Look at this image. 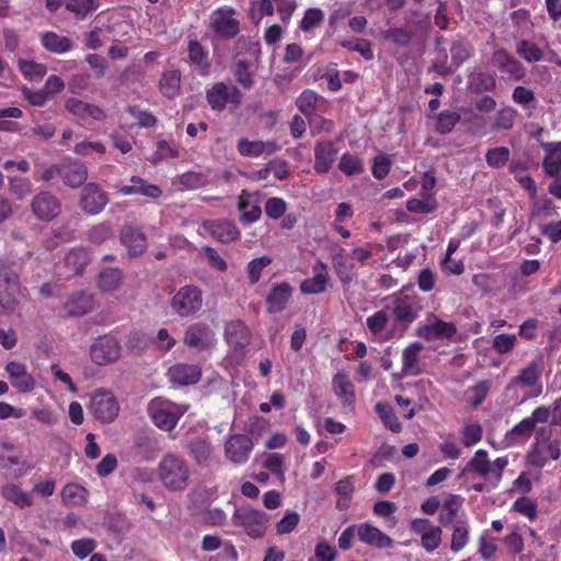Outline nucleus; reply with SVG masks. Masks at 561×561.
Returning <instances> with one entry per match:
<instances>
[{"label":"nucleus","mask_w":561,"mask_h":561,"mask_svg":"<svg viewBox=\"0 0 561 561\" xmlns=\"http://www.w3.org/2000/svg\"><path fill=\"white\" fill-rule=\"evenodd\" d=\"M119 241L126 248L130 257H137L148 248L147 237L141 228L124 225L119 230Z\"/></svg>","instance_id":"obj_14"},{"label":"nucleus","mask_w":561,"mask_h":561,"mask_svg":"<svg viewBox=\"0 0 561 561\" xmlns=\"http://www.w3.org/2000/svg\"><path fill=\"white\" fill-rule=\"evenodd\" d=\"M535 431V426L530 419L525 417L505 435L506 440L511 445H519L527 442Z\"/></svg>","instance_id":"obj_42"},{"label":"nucleus","mask_w":561,"mask_h":561,"mask_svg":"<svg viewBox=\"0 0 561 561\" xmlns=\"http://www.w3.org/2000/svg\"><path fill=\"white\" fill-rule=\"evenodd\" d=\"M511 151L507 147L501 146L491 148L485 153V161L493 169L503 168L510 160Z\"/></svg>","instance_id":"obj_55"},{"label":"nucleus","mask_w":561,"mask_h":561,"mask_svg":"<svg viewBox=\"0 0 561 561\" xmlns=\"http://www.w3.org/2000/svg\"><path fill=\"white\" fill-rule=\"evenodd\" d=\"M491 61L506 80L519 81L526 76L524 65L504 48L494 50Z\"/></svg>","instance_id":"obj_11"},{"label":"nucleus","mask_w":561,"mask_h":561,"mask_svg":"<svg viewBox=\"0 0 561 561\" xmlns=\"http://www.w3.org/2000/svg\"><path fill=\"white\" fill-rule=\"evenodd\" d=\"M203 227L215 240L221 243H230L240 238V230L228 219L206 220Z\"/></svg>","instance_id":"obj_19"},{"label":"nucleus","mask_w":561,"mask_h":561,"mask_svg":"<svg viewBox=\"0 0 561 561\" xmlns=\"http://www.w3.org/2000/svg\"><path fill=\"white\" fill-rule=\"evenodd\" d=\"M375 410L386 428L393 433H400L402 431V425L389 403L378 402Z\"/></svg>","instance_id":"obj_48"},{"label":"nucleus","mask_w":561,"mask_h":561,"mask_svg":"<svg viewBox=\"0 0 561 561\" xmlns=\"http://www.w3.org/2000/svg\"><path fill=\"white\" fill-rule=\"evenodd\" d=\"M324 21V13L321 9L310 8L306 10L304 18L299 23V27L302 32L309 33L314 27L320 26Z\"/></svg>","instance_id":"obj_57"},{"label":"nucleus","mask_w":561,"mask_h":561,"mask_svg":"<svg viewBox=\"0 0 561 561\" xmlns=\"http://www.w3.org/2000/svg\"><path fill=\"white\" fill-rule=\"evenodd\" d=\"M159 439L153 435L138 434L133 443L131 453L134 459L141 461H151L160 453Z\"/></svg>","instance_id":"obj_20"},{"label":"nucleus","mask_w":561,"mask_h":561,"mask_svg":"<svg viewBox=\"0 0 561 561\" xmlns=\"http://www.w3.org/2000/svg\"><path fill=\"white\" fill-rule=\"evenodd\" d=\"M253 449L252 439L244 434L231 435L225 444L226 457L236 465L248 461Z\"/></svg>","instance_id":"obj_15"},{"label":"nucleus","mask_w":561,"mask_h":561,"mask_svg":"<svg viewBox=\"0 0 561 561\" xmlns=\"http://www.w3.org/2000/svg\"><path fill=\"white\" fill-rule=\"evenodd\" d=\"M332 388L336 397L344 404L351 405L354 403V386L346 374L337 373L332 380Z\"/></svg>","instance_id":"obj_40"},{"label":"nucleus","mask_w":561,"mask_h":561,"mask_svg":"<svg viewBox=\"0 0 561 561\" xmlns=\"http://www.w3.org/2000/svg\"><path fill=\"white\" fill-rule=\"evenodd\" d=\"M546 150L542 161L545 173L551 178H557L561 173V141L546 142L541 145Z\"/></svg>","instance_id":"obj_34"},{"label":"nucleus","mask_w":561,"mask_h":561,"mask_svg":"<svg viewBox=\"0 0 561 561\" xmlns=\"http://www.w3.org/2000/svg\"><path fill=\"white\" fill-rule=\"evenodd\" d=\"M341 46L351 51H357L366 60L374 59L371 43L368 39L357 38L342 41Z\"/></svg>","instance_id":"obj_58"},{"label":"nucleus","mask_w":561,"mask_h":561,"mask_svg":"<svg viewBox=\"0 0 561 561\" xmlns=\"http://www.w3.org/2000/svg\"><path fill=\"white\" fill-rule=\"evenodd\" d=\"M469 528L465 523H458L454 526L451 534L450 549L454 552L462 550L469 541Z\"/></svg>","instance_id":"obj_60"},{"label":"nucleus","mask_w":561,"mask_h":561,"mask_svg":"<svg viewBox=\"0 0 561 561\" xmlns=\"http://www.w3.org/2000/svg\"><path fill=\"white\" fill-rule=\"evenodd\" d=\"M392 313L396 322L409 325L419 316L422 310L421 298L417 295H409L403 290L396 293L393 296Z\"/></svg>","instance_id":"obj_7"},{"label":"nucleus","mask_w":561,"mask_h":561,"mask_svg":"<svg viewBox=\"0 0 561 561\" xmlns=\"http://www.w3.org/2000/svg\"><path fill=\"white\" fill-rule=\"evenodd\" d=\"M133 185H115L117 194L128 195H142L152 199H157L162 195V190L154 184L146 182L142 178L133 175L130 178Z\"/></svg>","instance_id":"obj_23"},{"label":"nucleus","mask_w":561,"mask_h":561,"mask_svg":"<svg viewBox=\"0 0 561 561\" xmlns=\"http://www.w3.org/2000/svg\"><path fill=\"white\" fill-rule=\"evenodd\" d=\"M94 308V297L83 290L71 294L64 304L69 317H82Z\"/></svg>","instance_id":"obj_25"},{"label":"nucleus","mask_w":561,"mask_h":561,"mask_svg":"<svg viewBox=\"0 0 561 561\" xmlns=\"http://www.w3.org/2000/svg\"><path fill=\"white\" fill-rule=\"evenodd\" d=\"M231 520L234 526L241 527L249 537L257 539L265 535L270 515L261 510L241 506L234 510Z\"/></svg>","instance_id":"obj_4"},{"label":"nucleus","mask_w":561,"mask_h":561,"mask_svg":"<svg viewBox=\"0 0 561 561\" xmlns=\"http://www.w3.org/2000/svg\"><path fill=\"white\" fill-rule=\"evenodd\" d=\"M334 492L337 494L335 507L339 511H346L352 503L355 492L354 477L348 476L334 484Z\"/></svg>","instance_id":"obj_39"},{"label":"nucleus","mask_w":561,"mask_h":561,"mask_svg":"<svg viewBox=\"0 0 561 561\" xmlns=\"http://www.w3.org/2000/svg\"><path fill=\"white\" fill-rule=\"evenodd\" d=\"M89 262V251L83 247L72 248L65 255V265L71 275H81Z\"/></svg>","instance_id":"obj_35"},{"label":"nucleus","mask_w":561,"mask_h":561,"mask_svg":"<svg viewBox=\"0 0 561 561\" xmlns=\"http://www.w3.org/2000/svg\"><path fill=\"white\" fill-rule=\"evenodd\" d=\"M323 272L316 273L311 278H307L300 284V291L304 295H318L327 290L330 277L325 272V265L321 264Z\"/></svg>","instance_id":"obj_43"},{"label":"nucleus","mask_w":561,"mask_h":561,"mask_svg":"<svg viewBox=\"0 0 561 561\" xmlns=\"http://www.w3.org/2000/svg\"><path fill=\"white\" fill-rule=\"evenodd\" d=\"M41 43L43 47L54 54H65L72 48V41L67 37L57 34L56 32L48 31L42 34Z\"/></svg>","instance_id":"obj_37"},{"label":"nucleus","mask_w":561,"mask_h":561,"mask_svg":"<svg viewBox=\"0 0 561 561\" xmlns=\"http://www.w3.org/2000/svg\"><path fill=\"white\" fill-rule=\"evenodd\" d=\"M203 306V291L195 285L181 287L171 299V308L181 318L195 314Z\"/></svg>","instance_id":"obj_6"},{"label":"nucleus","mask_w":561,"mask_h":561,"mask_svg":"<svg viewBox=\"0 0 561 561\" xmlns=\"http://www.w3.org/2000/svg\"><path fill=\"white\" fill-rule=\"evenodd\" d=\"M517 116V111L512 106H503L501 107L491 124V129L493 131L500 130H510L513 128L515 119Z\"/></svg>","instance_id":"obj_47"},{"label":"nucleus","mask_w":561,"mask_h":561,"mask_svg":"<svg viewBox=\"0 0 561 561\" xmlns=\"http://www.w3.org/2000/svg\"><path fill=\"white\" fill-rule=\"evenodd\" d=\"M517 55L527 62H537L543 58V51L534 42L528 39H522L516 46Z\"/></svg>","instance_id":"obj_51"},{"label":"nucleus","mask_w":561,"mask_h":561,"mask_svg":"<svg viewBox=\"0 0 561 561\" xmlns=\"http://www.w3.org/2000/svg\"><path fill=\"white\" fill-rule=\"evenodd\" d=\"M119 412L115 396L108 390H98L91 400V413L102 423L113 422Z\"/></svg>","instance_id":"obj_9"},{"label":"nucleus","mask_w":561,"mask_h":561,"mask_svg":"<svg viewBox=\"0 0 561 561\" xmlns=\"http://www.w3.org/2000/svg\"><path fill=\"white\" fill-rule=\"evenodd\" d=\"M206 101L213 111L222 112L229 103L238 107L241 104L242 94L237 87L216 82L206 90Z\"/></svg>","instance_id":"obj_8"},{"label":"nucleus","mask_w":561,"mask_h":561,"mask_svg":"<svg viewBox=\"0 0 561 561\" xmlns=\"http://www.w3.org/2000/svg\"><path fill=\"white\" fill-rule=\"evenodd\" d=\"M472 46L467 42H455L450 47L451 61L456 68L470 58Z\"/></svg>","instance_id":"obj_63"},{"label":"nucleus","mask_w":561,"mask_h":561,"mask_svg":"<svg viewBox=\"0 0 561 561\" xmlns=\"http://www.w3.org/2000/svg\"><path fill=\"white\" fill-rule=\"evenodd\" d=\"M1 496L9 502H12L20 508L33 505V499L30 494L22 491V489L14 483H8L2 486L0 491Z\"/></svg>","instance_id":"obj_41"},{"label":"nucleus","mask_w":561,"mask_h":561,"mask_svg":"<svg viewBox=\"0 0 561 561\" xmlns=\"http://www.w3.org/2000/svg\"><path fill=\"white\" fill-rule=\"evenodd\" d=\"M187 449L190 457L198 467L205 468L210 466L214 447L209 440L199 437L194 438L190 442Z\"/></svg>","instance_id":"obj_32"},{"label":"nucleus","mask_w":561,"mask_h":561,"mask_svg":"<svg viewBox=\"0 0 561 561\" xmlns=\"http://www.w3.org/2000/svg\"><path fill=\"white\" fill-rule=\"evenodd\" d=\"M385 41L399 47H408L412 42V32L403 27H390L381 33Z\"/></svg>","instance_id":"obj_53"},{"label":"nucleus","mask_w":561,"mask_h":561,"mask_svg":"<svg viewBox=\"0 0 561 561\" xmlns=\"http://www.w3.org/2000/svg\"><path fill=\"white\" fill-rule=\"evenodd\" d=\"M209 27L214 36L221 41L233 39L240 33V20L232 7L222 5L209 15Z\"/></svg>","instance_id":"obj_5"},{"label":"nucleus","mask_w":561,"mask_h":561,"mask_svg":"<svg viewBox=\"0 0 561 561\" xmlns=\"http://www.w3.org/2000/svg\"><path fill=\"white\" fill-rule=\"evenodd\" d=\"M337 157V149L330 140L318 141L314 145L313 170L318 174L328 173Z\"/></svg>","instance_id":"obj_22"},{"label":"nucleus","mask_w":561,"mask_h":561,"mask_svg":"<svg viewBox=\"0 0 561 561\" xmlns=\"http://www.w3.org/2000/svg\"><path fill=\"white\" fill-rule=\"evenodd\" d=\"M417 333L426 341L450 340L457 333V327L454 322L434 318L432 322L420 324Z\"/></svg>","instance_id":"obj_18"},{"label":"nucleus","mask_w":561,"mask_h":561,"mask_svg":"<svg viewBox=\"0 0 561 561\" xmlns=\"http://www.w3.org/2000/svg\"><path fill=\"white\" fill-rule=\"evenodd\" d=\"M300 522V515L297 512L287 511L283 518L276 523V534L279 536L293 533Z\"/></svg>","instance_id":"obj_62"},{"label":"nucleus","mask_w":561,"mask_h":561,"mask_svg":"<svg viewBox=\"0 0 561 561\" xmlns=\"http://www.w3.org/2000/svg\"><path fill=\"white\" fill-rule=\"evenodd\" d=\"M272 262H273V259L268 255H262V256L251 260L248 263L247 268H245L249 283L251 285L256 284L262 276L263 270L265 267H267L268 265H271Z\"/></svg>","instance_id":"obj_52"},{"label":"nucleus","mask_w":561,"mask_h":561,"mask_svg":"<svg viewBox=\"0 0 561 561\" xmlns=\"http://www.w3.org/2000/svg\"><path fill=\"white\" fill-rule=\"evenodd\" d=\"M294 288L287 282L275 283L265 299V307L268 313L282 312L293 297Z\"/></svg>","instance_id":"obj_17"},{"label":"nucleus","mask_w":561,"mask_h":561,"mask_svg":"<svg viewBox=\"0 0 561 561\" xmlns=\"http://www.w3.org/2000/svg\"><path fill=\"white\" fill-rule=\"evenodd\" d=\"M227 343L232 351H244L250 342V332L247 325L240 321H231L225 330Z\"/></svg>","instance_id":"obj_31"},{"label":"nucleus","mask_w":561,"mask_h":561,"mask_svg":"<svg viewBox=\"0 0 561 561\" xmlns=\"http://www.w3.org/2000/svg\"><path fill=\"white\" fill-rule=\"evenodd\" d=\"M33 215L41 221H51L61 213V202L50 192L37 193L31 202Z\"/></svg>","instance_id":"obj_12"},{"label":"nucleus","mask_w":561,"mask_h":561,"mask_svg":"<svg viewBox=\"0 0 561 561\" xmlns=\"http://www.w3.org/2000/svg\"><path fill=\"white\" fill-rule=\"evenodd\" d=\"M560 410H561V397L558 398L553 402L552 409H550L549 407H545V405L538 407L533 411L531 415L528 416V419H530V421H533L535 427H536L537 423H547L551 415H552L551 424H553V425L561 424V420H558V412ZM559 417H561V413H560Z\"/></svg>","instance_id":"obj_44"},{"label":"nucleus","mask_w":561,"mask_h":561,"mask_svg":"<svg viewBox=\"0 0 561 561\" xmlns=\"http://www.w3.org/2000/svg\"><path fill=\"white\" fill-rule=\"evenodd\" d=\"M460 506H461V501L459 500L458 496H451V497L447 499L443 503V511H446V513L442 512L439 514L440 524H443L444 526H447L450 523H453Z\"/></svg>","instance_id":"obj_64"},{"label":"nucleus","mask_w":561,"mask_h":561,"mask_svg":"<svg viewBox=\"0 0 561 561\" xmlns=\"http://www.w3.org/2000/svg\"><path fill=\"white\" fill-rule=\"evenodd\" d=\"M65 107L82 126L91 125L95 122H103L107 117L104 110L100 106L76 98L67 99Z\"/></svg>","instance_id":"obj_10"},{"label":"nucleus","mask_w":561,"mask_h":561,"mask_svg":"<svg viewBox=\"0 0 561 561\" xmlns=\"http://www.w3.org/2000/svg\"><path fill=\"white\" fill-rule=\"evenodd\" d=\"M237 150L242 157L257 158L262 154L271 156L280 150V146L274 140H250L240 138L237 144Z\"/></svg>","instance_id":"obj_21"},{"label":"nucleus","mask_w":561,"mask_h":561,"mask_svg":"<svg viewBox=\"0 0 561 561\" xmlns=\"http://www.w3.org/2000/svg\"><path fill=\"white\" fill-rule=\"evenodd\" d=\"M507 466V456L497 457L494 461H490L488 451L485 449H478L460 471L458 478L461 479L469 474H476L485 481H494V484L497 485L502 481Z\"/></svg>","instance_id":"obj_2"},{"label":"nucleus","mask_w":561,"mask_h":561,"mask_svg":"<svg viewBox=\"0 0 561 561\" xmlns=\"http://www.w3.org/2000/svg\"><path fill=\"white\" fill-rule=\"evenodd\" d=\"M168 375L173 383L188 386L201 380L202 369L198 365L176 364L169 368Z\"/></svg>","instance_id":"obj_28"},{"label":"nucleus","mask_w":561,"mask_h":561,"mask_svg":"<svg viewBox=\"0 0 561 561\" xmlns=\"http://www.w3.org/2000/svg\"><path fill=\"white\" fill-rule=\"evenodd\" d=\"M339 169L347 176L357 175L363 172V161L355 154L345 152L342 154Z\"/></svg>","instance_id":"obj_56"},{"label":"nucleus","mask_w":561,"mask_h":561,"mask_svg":"<svg viewBox=\"0 0 561 561\" xmlns=\"http://www.w3.org/2000/svg\"><path fill=\"white\" fill-rule=\"evenodd\" d=\"M232 72L237 83L244 90H251L254 87V75L250 70L249 61L238 60L233 66Z\"/></svg>","instance_id":"obj_50"},{"label":"nucleus","mask_w":561,"mask_h":561,"mask_svg":"<svg viewBox=\"0 0 561 561\" xmlns=\"http://www.w3.org/2000/svg\"><path fill=\"white\" fill-rule=\"evenodd\" d=\"M461 116L453 110L442 111L436 119L435 130L440 135H447L460 123Z\"/></svg>","instance_id":"obj_49"},{"label":"nucleus","mask_w":561,"mask_h":561,"mask_svg":"<svg viewBox=\"0 0 561 561\" xmlns=\"http://www.w3.org/2000/svg\"><path fill=\"white\" fill-rule=\"evenodd\" d=\"M26 288L20 283L19 275L9 266L0 267V308L10 313L20 305Z\"/></svg>","instance_id":"obj_3"},{"label":"nucleus","mask_w":561,"mask_h":561,"mask_svg":"<svg viewBox=\"0 0 561 561\" xmlns=\"http://www.w3.org/2000/svg\"><path fill=\"white\" fill-rule=\"evenodd\" d=\"M356 533L358 539L368 546L379 549L391 548L393 546V540L388 535L368 523L358 525Z\"/></svg>","instance_id":"obj_26"},{"label":"nucleus","mask_w":561,"mask_h":561,"mask_svg":"<svg viewBox=\"0 0 561 561\" xmlns=\"http://www.w3.org/2000/svg\"><path fill=\"white\" fill-rule=\"evenodd\" d=\"M318 98V94L313 90H304L297 98L296 105L298 110L308 118L310 126L314 127L317 121L321 122L322 124L331 125V121L316 114L314 112Z\"/></svg>","instance_id":"obj_27"},{"label":"nucleus","mask_w":561,"mask_h":561,"mask_svg":"<svg viewBox=\"0 0 561 561\" xmlns=\"http://www.w3.org/2000/svg\"><path fill=\"white\" fill-rule=\"evenodd\" d=\"M496 82V75L492 71L474 70L468 76V89L473 94L493 92Z\"/></svg>","instance_id":"obj_30"},{"label":"nucleus","mask_w":561,"mask_h":561,"mask_svg":"<svg viewBox=\"0 0 561 561\" xmlns=\"http://www.w3.org/2000/svg\"><path fill=\"white\" fill-rule=\"evenodd\" d=\"M548 462L546 445L533 444L526 454V465L537 470L542 469Z\"/></svg>","instance_id":"obj_54"},{"label":"nucleus","mask_w":561,"mask_h":561,"mask_svg":"<svg viewBox=\"0 0 561 561\" xmlns=\"http://www.w3.org/2000/svg\"><path fill=\"white\" fill-rule=\"evenodd\" d=\"M60 179L66 186L77 188L83 185L88 179V169L80 161H70L60 164Z\"/></svg>","instance_id":"obj_29"},{"label":"nucleus","mask_w":561,"mask_h":561,"mask_svg":"<svg viewBox=\"0 0 561 561\" xmlns=\"http://www.w3.org/2000/svg\"><path fill=\"white\" fill-rule=\"evenodd\" d=\"M214 333L205 323H194L190 325L184 335V342L187 346L205 350L211 346Z\"/></svg>","instance_id":"obj_24"},{"label":"nucleus","mask_w":561,"mask_h":561,"mask_svg":"<svg viewBox=\"0 0 561 561\" xmlns=\"http://www.w3.org/2000/svg\"><path fill=\"white\" fill-rule=\"evenodd\" d=\"M188 62L197 70L198 75L206 77L210 72V59L208 50L201 44L195 34L187 36Z\"/></svg>","instance_id":"obj_16"},{"label":"nucleus","mask_w":561,"mask_h":561,"mask_svg":"<svg viewBox=\"0 0 561 561\" xmlns=\"http://www.w3.org/2000/svg\"><path fill=\"white\" fill-rule=\"evenodd\" d=\"M159 90L167 99H175L181 92V72L180 70L163 71L159 80Z\"/></svg>","instance_id":"obj_36"},{"label":"nucleus","mask_w":561,"mask_h":561,"mask_svg":"<svg viewBox=\"0 0 561 561\" xmlns=\"http://www.w3.org/2000/svg\"><path fill=\"white\" fill-rule=\"evenodd\" d=\"M483 436L482 425L472 423L466 425L460 432V439L465 447H472L481 442Z\"/></svg>","instance_id":"obj_59"},{"label":"nucleus","mask_w":561,"mask_h":561,"mask_svg":"<svg viewBox=\"0 0 561 561\" xmlns=\"http://www.w3.org/2000/svg\"><path fill=\"white\" fill-rule=\"evenodd\" d=\"M88 491L77 483H68L61 491L62 502L71 506H81L85 504Z\"/></svg>","instance_id":"obj_45"},{"label":"nucleus","mask_w":561,"mask_h":561,"mask_svg":"<svg viewBox=\"0 0 561 561\" xmlns=\"http://www.w3.org/2000/svg\"><path fill=\"white\" fill-rule=\"evenodd\" d=\"M124 279V274L121 268L106 267L103 268L98 277V287L101 291L112 293L117 290Z\"/></svg>","instance_id":"obj_38"},{"label":"nucleus","mask_w":561,"mask_h":561,"mask_svg":"<svg viewBox=\"0 0 561 561\" xmlns=\"http://www.w3.org/2000/svg\"><path fill=\"white\" fill-rule=\"evenodd\" d=\"M541 375V370L539 365L536 362L529 363L525 368H523L519 374L512 380L511 386H523V387H531L535 386Z\"/></svg>","instance_id":"obj_46"},{"label":"nucleus","mask_w":561,"mask_h":561,"mask_svg":"<svg viewBox=\"0 0 561 561\" xmlns=\"http://www.w3.org/2000/svg\"><path fill=\"white\" fill-rule=\"evenodd\" d=\"M158 477L167 490L181 492L188 485L191 469L184 458L167 453L158 463Z\"/></svg>","instance_id":"obj_1"},{"label":"nucleus","mask_w":561,"mask_h":561,"mask_svg":"<svg viewBox=\"0 0 561 561\" xmlns=\"http://www.w3.org/2000/svg\"><path fill=\"white\" fill-rule=\"evenodd\" d=\"M79 204L85 214L98 215L108 204V195L99 184L90 182L82 187Z\"/></svg>","instance_id":"obj_13"},{"label":"nucleus","mask_w":561,"mask_h":561,"mask_svg":"<svg viewBox=\"0 0 561 561\" xmlns=\"http://www.w3.org/2000/svg\"><path fill=\"white\" fill-rule=\"evenodd\" d=\"M150 413L154 425L163 431H172L180 419L169 403L152 404Z\"/></svg>","instance_id":"obj_33"},{"label":"nucleus","mask_w":561,"mask_h":561,"mask_svg":"<svg viewBox=\"0 0 561 561\" xmlns=\"http://www.w3.org/2000/svg\"><path fill=\"white\" fill-rule=\"evenodd\" d=\"M9 192L21 201L32 192V183L26 178H9Z\"/></svg>","instance_id":"obj_61"}]
</instances>
